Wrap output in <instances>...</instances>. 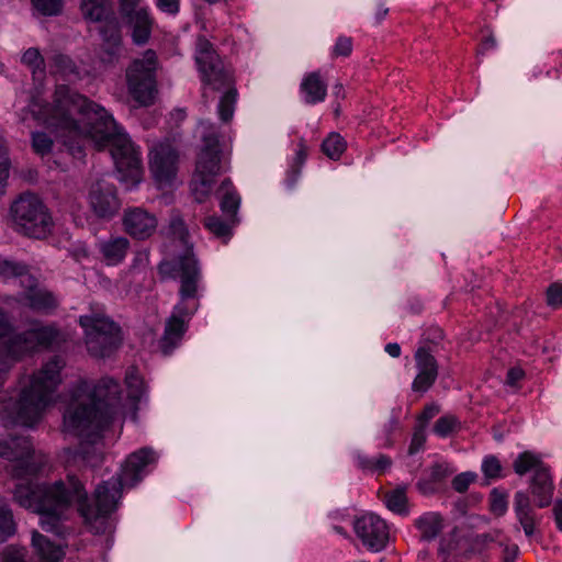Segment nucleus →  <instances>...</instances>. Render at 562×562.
Masks as SVG:
<instances>
[{"mask_svg": "<svg viewBox=\"0 0 562 562\" xmlns=\"http://www.w3.org/2000/svg\"><path fill=\"white\" fill-rule=\"evenodd\" d=\"M157 462V453L151 448H142L128 456L122 474L100 483L88 497L83 484L68 474L52 485H42L27 481L15 485L13 499L21 507L31 509L41 516V527L56 536L64 535L63 517L65 510L76 504L90 531L102 535L112 527L111 515L117 508L123 486L134 487L148 473V467Z\"/></svg>", "mask_w": 562, "mask_h": 562, "instance_id": "nucleus-1", "label": "nucleus"}, {"mask_svg": "<svg viewBox=\"0 0 562 562\" xmlns=\"http://www.w3.org/2000/svg\"><path fill=\"white\" fill-rule=\"evenodd\" d=\"M38 117L48 128L67 134L64 143L76 158L85 155V142H92L99 150L111 145V155L122 178L139 182V151L120 133L113 116L101 105L71 91L68 86L59 85L53 103L41 106Z\"/></svg>", "mask_w": 562, "mask_h": 562, "instance_id": "nucleus-2", "label": "nucleus"}, {"mask_svg": "<svg viewBox=\"0 0 562 562\" xmlns=\"http://www.w3.org/2000/svg\"><path fill=\"white\" fill-rule=\"evenodd\" d=\"M120 395L121 386L112 378H102L95 383L80 380L71 390L64 426L81 438L76 456L89 467L99 465L103 459L99 443L102 432L113 422Z\"/></svg>", "mask_w": 562, "mask_h": 562, "instance_id": "nucleus-3", "label": "nucleus"}, {"mask_svg": "<svg viewBox=\"0 0 562 562\" xmlns=\"http://www.w3.org/2000/svg\"><path fill=\"white\" fill-rule=\"evenodd\" d=\"M65 366V359L55 355L27 379L12 406L14 423L30 427L40 420L61 382L60 371Z\"/></svg>", "mask_w": 562, "mask_h": 562, "instance_id": "nucleus-4", "label": "nucleus"}, {"mask_svg": "<svg viewBox=\"0 0 562 562\" xmlns=\"http://www.w3.org/2000/svg\"><path fill=\"white\" fill-rule=\"evenodd\" d=\"M195 63L201 74L202 82L213 90L226 89L218 102V115L223 122L233 119L237 100V89L231 69L225 67L212 43L200 37L195 55Z\"/></svg>", "mask_w": 562, "mask_h": 562, "instance_id": "nucleus-5", "label": "nucleus"}, {"mask_svg": "<svg viewBox=\"0 0 562 562\" xmlns=\"http://www.w3.org/2000/svg\"><path fill=\"white\" fill-rule=\"evenodd\" d=\"M157 269L161 280H180V301L175 305L170 316H176L189 324L199 308L198 291L201 269L198 259L184 256L179 260H162Z\"/></svg>", "mask_w": 562, "mask_h": 562, "instance_id": "nucleus-6", "label": "nucleus"}, {"mask_svg": "<svg viewBox=\"0 0 562 562\" xmlns=\"http://www.w3.org/2000/svg\"><path fill=\"white\" fill-rule=\"evenodd\" d=\"M79 324L85 329L87 350L94 358H110L123 342L120 325L103 314L82 315Z\"/></svg>", "mask_w": 562, "mask_h": 562, "instance_id": "nucleus-7", "label": "nucleus"}, {"mask_svg": "<svg viewBox=\"0 0 562 562\" xmlns=\"http://www.w3.org/2000/svg\"><path fill=\"white\" fill-rule=\"evenodd\" d=\"M0 279L19 280L27 306L37 313L50 315L59 306V300L52 291L37 286V279L25 263L0 257Z\"/></svg>", "mask_w": 562, "mask_h": 562, "instance_id": "nucleus-8", "label": "nucleus"}, {"mask_svg": "<svg viewBox=\"0 0 562 562\" xmlns=\"http://www.w3.org/2000/svg\"><path fill=\"white\" fill-rule=\"evenodd\" d=\"M10 213L15 231L27 237L42 239L52 231V217L36 194H21L11 204Z\"/></svg>", "mask_w": 562, "mask_h": 562, "instance_id": "nucleus-9", "label": "nucleus"}, {"mask_svg": "<svg viewBox=\"0 0 562 562\" xmlns=\"http://www.w3.org/2000/svg\"><path fill=\"white\" fill-rule=\"evenodd\" d=\"M513 469L520 476L533 472L529 482L530 494L537 507H548L552 502L554 485L550 468L540 457L531 451H524L514 460Z\"/></svg>", "mask_w": 562, "mask_h": 562, "instance_id": "nucleus-10", "label": "nucleus"}, {"mask_svg": "<svg viewBox=\"0 0 562 562\" xmlns=\"http://www.w3.org/2000/svg\"><path fill=\"white\" fill-rule=\"evenodd\" d=\"M204 147L196 161V172L192 182V192L198 203L210 194L215 177L222 171L220 142L216 135L204 136Z\"/></svg>", "mask_w": 562, "mask_h": 562, "instance_id": "nucleus-11", "label": "nucleus"}, {"mask_svg": "<svg viewBox=\"0 0 562 562\" xmlns=\"http://www.w3.org/2000/svg\"><path fill=\"white\" fill-rule=\"evenodd\" d=\"M156 55L147 50L143 59H135L126 69L130 94L140 105H150L156 91Z\"/></svg>", "mask_w": 562, "mask_h": 562, "instance_id": "nucleus-12", "label": "nucleus"}, {"mask_svg": "<svg viewBox=\"0 0 562 562\" xmlns=\"http://www.w3.org/2000/svg\"><path fill=\"white\" fill-rule=\"evenodd\" d=\"M0 458L14 462L11 469L12 475L18 479L36 475L43 467L37 461L30 437L10 435L0 439Z\"/></svg>", "mask_w": 562, "mask_h": 562, "instance_id": "nucleus-13", "label": "nucleus"}, {"mask_svg": "<svg viewBox=\"0 0 562 562\" xmlns=\"http://www.w3.org/2000/svg\"><path fill=\"white\" fill-rule=\"evenodd\" d=\"M88 203L94 216L104 221L113 218L122 205L116 187L103 178L90 183Z\"/></svg>", "mask_w": 562, "mask_h": 562, "instance_id": "nucleus-14", "label": "nucleus"}, {"mask_svg": "<svg viewBox=\"0 0 562 562\" xmlns=\"http://www.w3.org/2000/svg\"><path fill=\"white\" fill-rule=\"evenodd\" d=\"M353 529L362 544L370 551L383 550L389 541V529L385 521L374 514L357 518Z\"/></svg>", "mask_w": 562, "mask_h": 562, "instance_id": "nucleus-15", "label": "nucleus"}, {"mask_svg": "<svg viewBox=\"0 0 562 562\" xmlns=\"http://www.w3.org/2000/svg\"><path fill=\"white\" fill-rule=\"evenodd\" d=\"M178 153L170 144H159L149 154V169L160 186H169L176 178Z\"/></svg>", "mask_w": 562, "mask_h": 562, "instance_id": "nucleus-16", "label": "nucleus"}, {"mask_svg": "<svg viewBox=\"0 0 562 562\" xmlns=\"http://www.w3.org/2000/svg\"><path fill=\"white\" fill-rule=\"evenodd\" d=\"M157 225L156 216L144 209L132 207L124 212V229L134 239L145 240L149 238L156 232Z\"/></svg>", "mask_w": 562, "mask_h": 562, "instance_id": "nucleus-17", "label": "nucleus"}, {"mask_svg": "<svg viewBox=\"0 0 562 562\" xmlns=\"http://www.w3.org/2000/svg\"><path fill=\"white\" fill-rule=\"evenodd\" d=\"M415 360L419 372L413 381L412 389L415 392L425 393L438 376V364L435 357L425 347L417 349Z\"/></svg>", "mask_w": 562, "mask_h": 562, "instance_id": "nucleus-18", "label": "nucleus"}, {"mask_svg": "<svg viewBox=\"0 0 562 562\" xmlns=\"http://www.w3.org/2000/svg\"><path fill=\"white\" fill-rule=\"evenodd\" d=\"M188 327V323L176 316L166 319L164 334L158 341V349L162 356H170L180 346Z\"/></svg>", "mask_w": 562, "mask_h": 562, "instance_id": "nucleus-19", "label": "nucleus"}, {"mask_svg": "<svg viewBox=\"0 0 562 562\" xmlns=\"http://www.w3.org/2000/svg\"><path fill=\"white\" fill-rule=\"evenodd\" d=\"M168 234L183 248L182 251L176 255L171 260H179L184 256H192L193 258H196L193 252V244L190 241L188 226L178 210H172L170 213Z\"/></svg>", "mask_w": 562, "mask_h": 562, "instance_id": "nucleus-20", "label": "nucleus"}, {"mask_svg": "<svg viewBox=\"0 0 562 562\" xmlns=\"http://www.w3.org/2000/svg\"><path fill=\"white\" fill-rule=\"evenodd\" d=\"M514 512L525 535L527 537L533 536L536 532V513L527 492L518 491L515 493Z\"/></svg>", "mask_w": 562, "mask_h": 562, "instance_id": "nucleus-21", "label": "nucleus"}, {"mask_svg": "<svg viewBox=\"0 0 562 562\" xmlns=\"http://www.w3.org/2000/svg\"><path fill=\"white\" fill-rule=\"evenodd\" d=\"M122 19L132 27L133 42L137 45L147 43L150 37L153 20L146 9H136L130 14L121 15Z\"/></svg>", "mask_w": 562, "mask_h": 562, "instance_id": "nucleus-22", "label": "nucleus"}, {"mask_svg": "<svg viewBox=\"0 0 562 562\" xmlns=\"http://www.w3.org/2000/svg\"><path fill=\"white\" fill-rule=\"evenodd\" d=\"M0 351L14 360L34 351L33 344L25 330L19 334H9L0 341Z\"/></svg>", "mask_w": 562, "mask_h": 562, "instance_id": "nucleus-23", "label": "nucleus"}, {"mask_svg": "<svg viewBox=\"0 0 562 562\" xmlns=\"http://www.w3.org/2000/svg\"><path fill=\"white\" fill-rule=\"evenodd\" d=\"M32 546L41 562H59L65 555V551L59 544L52 542L37 531L33 532Z\"/></svg>", "mask_w": 562, "mask_h": 562, "instance_id": "nucleus-24", "label": "nucleus"}, {"mask_svg": "<svg viewBox=\"0 0 562 562\" xmlns=\"http://www.w3.org/2000/svg\"><path fill=\"white\" fill-rule=\"evenodd\" d=\"M34 350L37 347L50 348L65 341V335L54 325L34 327L27 330Z\"/></svg>", "mask_w": 562, "mask_h": 562, "instance_id": "nucleus-25", "label": "nucleus"}, {"mask_svg": "<svg viewBox=\"0 0 562 562\" xmlns=\"http://www.w3.org/2000/svg\"><path fill=\"white\" fill-rule=\"evenodd\" d=\"M218 193H222L220 195V206L222 212L228 217L232 224H235L237 211L240 205V196L234 189L233 183L229 179L223 180Z\"/></svg>", "mask_w": 562, "mask_h": 562, "instance_id": "nucleus-26", "label": "nucleus"}, {"mask_svg": "<svg viewBox=\"0 0 562 562\" xmlns=\"http://www.w3.org/2000/svg\"><path fill=\"white\" fill-rule=\"evenodd\" d=\"M415 527L424 541L434 540L443 528V519L440 514L435 512L424 513L415 520Z\"/></svg>", "mask_w": 562, "mask_h": 562, "instance_id": "nucleus-27", "label": "nucleus"}, {"mask_svg": "<svg viewBox=\"0 0 562 562\" xmlns=\"http://www.w3.org/2000/svg\"><path fill=\"white\" fill-rule=\"evenodd\" d=\"M130 241L125 237H114L100 244V252L108 265H117L126 256Z\"/></svg>", "mask_w": 562, "mask_h": 562, "instance_id": "nucleus-28", "label": "nucleus"}, {"mask_svg": "<svg viewBox=\"0 0 562 562\" xmlns=\"http://www.w3.org/2000/svg\"><path fill=\"white\" fill-rule=\"evenodd\" d=\"M301 89L305 93L306 103L310 104L322 102L327 93V85L322 80L318 72L308 74L303 79Z\"/></svg>", "mask_w": 562, "mask_h": 562, "instance_id": "nucleus-29", "label": "nucleus"}, {"mask_svg": "<svg viewBox=\"0 0 562 562\" xmlns=\"http://www.w3.org/2000/svg\"><path fill=\"white\" fill-rule=\"evenodd\" d=\"M85 19L97 22L115 14L112 8V0H81L80 5Z\"/></svg>", "mask_w": 562, "mask_h": 562, "instance_id": "nucleus-30", "label": "nucleus"}, {"mask_svg": "<svg viewBox=\"0 0 562 562\" xmlns=\"http://www.w3.org/2000/svg\"><path fill=\"white\" fill-rule=\"evenodd\" d=\"M99 22L101 23L99 26L101 42H123L121 25L115 14H112Z\"/></svg>", "mask_w": 562, "mask_h": 562, "instance_id": "nucleus-31", "label": "nucleus"}, {"mask_svg": "<svg viewBox=\"0 0 562 562\" xmlns=\"http://www.w3.org/2000/svg\"><path fill=\"white\" fill-rule=\"evenodd\" d=\"M204 227L210 231L217 238L226 243L232 236V227L234 224L228 221H223L218 216H207L203 221Z\"/></svg>", "mask_w": 562, "mask_h": 562, "instance_id": "nucleus-32", "label": "nucleus"}, {"mask_svg": "<svg viewBox=\"0 0 562 562\" xmlns=\"http://www.w3.org/2000/svg\"><path fill=\"white\" fill-rule=\"evenodd\" d=\"M16 531V524L12 509L4 502H0V542L7 541Z\"/></svg>", "mask_w": 562, "mask_h": 562, "instance_id": "nucleus-33", "label": "nucleus"}, {"mask_svg": "<svg viewBox=\"0 0 562 562\" xmlns=\"http://www.w3.org/2000/svg\"><path fill=\"white\" fill-rule=\"evenodd\" d=\"M345 150L346 142L338 133H330L322 143V151L329 159H339Z\"/></svg>", "mask_w": 562, "mask_h": 562, "instance_id": "nucleus-34", "label": "nucleus"}, {"mask_svg": "<svg viewBox=\"0 0 562 562\" xmlns=\"http://www.w3.org/2000/svg\"><path fill=\"white\" fill-rule=\"evenodd\" d=\"M123 50V42L106 43L101 42L99 48V59L103 65L114 66L119 63Z\"/></svg>", "mask_w": 562, "mask_h": 562, "instance_id": "nucleus-35", "label": "nucleus"}, {"mask_svg": "<svg viewBox=\"0 0 562 562\" xmlns=\"http://www.w3.org/2000/svg\"><path fill=\"white\" fill-rule=\"evenodd\" d=\"M22 61L32 69L33 78L41 80L45 76V60L36 48H29L22 56Z\"/></svg>", "mask_w": 562, "mask_h": 562, "instance_id": "nucleus-36", "label": "nucleus"}, {"mask_svg": "<svg viewBox=\"0 0 562 562\" xmlns=\"http://www.w3.org/2000/svg\"><path fill=\"white\" fill-rule=\"evenodd\" d=\"M52 74H59L64 77L77 75V67L72 59L64 54H54L49 61Z\"/></svg>", "mask_w": 562, "mask_h": 562, "instance_id": "nucleus-37", "label": "nucleus"}, {"mask_svg": "<svg viewBox=\"0 0 562 562\" xmlns=\"http://www.w3.org/2000/svg\"><path fill=\"white\" fill-rule=\"evenodd\" d=\"M458 429H460V422L454 415L441 416L434 425V432L443 438Z\"/></svg>", "mask_w": 562, "mask_h": 562, "instance_id": "nucleus-38", "label": "nucleus"}, {"mask_svg": "<svg viewBox=\"0 0 562 562\" xmlns=\"http://www.w3.org/2000/svg\"><path fill=\"white\" fill-rule=\"evenodd\" d=\"M508 508V494L498 488H493L490 493V510L496 516H503Z\"/></svg>", "mask_w": 562, "mask_h": 562, "instance_id": "nucleus-39", "label": "nucleus"}, {"mask_svg": "<svg viewBox=\"0 0 562 562\" xmlns=\"http://www.w3.org/2000/svg\"><path fill=\"white\" fill-rule=\"evenodd\" d=\"M407 497L404 488H395L386 495V506L397 514H407Z\"/></svg>", "mask_w": 562, "mask_h": 562, "instance_id": "nucleus-40", "label": "nucleus"}, {"mask_svg": "<svg viewBox=\"0 0 562 562\" xmlns=\"http://www.w3.org/2000/svg\"><path fill=\"white\" fill-rule=\"evenodd\" d=\"M482 472L486 480H497L503 477V467L495 456H487L482 462Z\"/></svg>", "mask_w": 562, "mask_h": 562, "instance_id": "nucleus-41", "label": "nucleus"}, {"mask_svg": "<svg viewBox=\"0 0 562 562\" xmlns=\"http://www.w3.org/2000/svg\"><path fill=\"white\" fill-rule=\"evenodd\" d=\"M32 146L36 154L44 156L50 153L53 140L46 133L35 132L32 133Z\"/></svg>", "mask_w": 562, "mask_h": 562, "instance_id": "nucleus-42", "label": "nucleus"}, {"mask_svg": "<svg viewBox=\"0 0 562 562\" xmlns=\"http://www.w3.org/2000/svg\"><path fill=\"white\" fill-rule=\"evenodd\" d=\"M10 160L8 149L0 138V196L4 193V187L9 177Z\"/></svg>", "mask_w": 562, "mask_h": 562, "instance_id": "nucleus-43", "label": "nucleus"}, {"mask_svg": "<svg viewBox=\"0 0 562 562\" xmlns=\"http://www.w3.org/2000/svg\"><path fill=\"white\" fill-rule=\"evenodd\" d=\"M32 3L43 15H56L61 9V0H32Z\"/></svg>", "mask_w": 562, "mask_h": 562, "instance_id": "nucleus-44", "label": "nucleus"}, {"mask_svg": "<svg viewBox=\"0 0 562 562\" xmlns=\"http://www.w3.org/2000/svg\"><path fill=\"white\" fill-rule=\"evenodd\" d=\"M426 428L424 425H416L414 429V434L411 440V445L408 447V454L413 456L417 453L420 449H423L426 442Z\"/></svg>", "mask_w": 562, "mask_h": 562, "instance_id": "nucleus-45", "label": "nucleus"}, {"mask_svg": "<svg viewBox=\"0 0 562 562\" xmlns=\"http://www.w3.org/2000/svg\"><path fill=\"white\" fill-rule=\"evenodd\" d=\"M452 473L453 470L450 469L448 464L436 463L430 468L428 477L438 485Z\"/></svg>", "mask_w": 562, "mask_h": 562, "instance_id": "nucleus-46", "label": "nucleus"}, {"mask_svg": "<svg viewBox=\"0 0 562 562\" xmlns=\"http://www.w3.org/2000/svg\"><path fill=\"white\" fill-rule=\"evenodd\" d=\"M126 384L128 387V397L133 401H139L143 395V383L135 374L126 375Z\"/></svg>", "mask_w": 562, "mask_h": 562, "instance_id": "nucleus-47", "label": "nucleus"}, {"mask_svg": "<svg viewBox=\"0 0 562 562\" xmlns=\"http://www.w3.org/2000/svg\"><path fill=\"white\" fill-rule=\"evenodd\" d=\"M476 479V474L472 472L460 473L452 480V487L458 493H464L469 485L474 482Z\"/></svg>", "mask_w": 562, "mask_h": 562, "instance_id": "nucleus-48", "label": "nucleus"}, {"mask_svg": "<svg viewBox=\"0 0 562 562\" xmlns=\"http://www.w3.org/2000/svg\"><path fill=\"white\" fill-rule=\"evenodd\" d=\"M352 52V38L339 36L333 49L334 57H348Z\"/></svg>", "mask_w": 562, "mask_h": 562, "instance_id": "nucleus-49", "label": "nucleus"}, {"mask_svg": "<svg viewBox=\"0 0 562 562\" xmlns=\"http://www.w3.org/2000/svg\"><path fill=\"white\" fill-rule=\"evenodd\" d=\"M547 303L554 308L562 306V284L553 283L548 288Z\"/></svg>", "mask_w": 562, "mask_h": 562, "instance_id": "nucleus-50", "label": "nucleus"}, {"mask_svg": "<svg viewBox=\"0 0 562 562\" xmlns=\"http://www.w3.org/2000/svg\"><path fill=\"white\" fill-rule=\"evenodd\" d=\"M439 412H440L439 405H437L435 403L427 404L424 407L423 412L417 417V420H418L417 425H424V428H426L427 423L431 418H434L437 414H439Z\"/></svg>", "mask_w": 562, "mask_h": 562, "instance_id": "nucleus-51", "label": "nucleus"}, {"mask_svg": "<svg viewBox=\"0 0 562 562\" xmlns=\"http://www.w3.org/2000/svg\"><path fill=\"white\" fill-rule=\"evenodd\" d=\"M417 488L425 495H430L438 491L437 484L432 482L428 476L418 481Z\"/></svg>", "mask_w": 562, "mask_h": 562, "instance_id": "nucleus-52", "label": "nucleus"}, {"mask_svg": "<svg viewBox=\"0 0 562 562\" xmlns=\"http://www.w3.org/2000/svg\"><path fill=\"white\" fill-rule=\"evenodd\" d=\"M525 376L522 369L514 367L507 371L506 384L509 386H516L517 383Z\"/></svg>", "mask_w": 562, "mask_h": 562, "instance_id": "nucleus-53", "label": "nucleus"}, {"mask_svg": "<svg viewBox=\"0 0 562 562\" xmlns=\"http://www.w3.org/2000/svg\"><path fill=\"white\" fill-rule=\"evenodd\" d=\"M157 7L169 14H175L179 11V0H157Z\"/></svg>", "mask_w": 562, "mask_h": 562, "instance_id": "nucleus-54", "label": "nucleus"}, {"mask_svg": "<svg viewBox=\"0 0 562 562\" xmlns=\"http://www.w3.org/2000/svg\"><path fill=\"white\" fill-rule=\"evenodd\" d=\"M392 465V460L386 454H379L374 462V471L379 473L385 472Z\"/></svg>", "mask_w": 562, "mask_h": 562, "instance_id": "nucleus-55", "label": "nucleus"}, {"mask_svg": "<svg viewBox=\"0 0 562 562\" xmlns=\"http://www.w3.org/2000/svg\"><path fill=\"white\" fill-rule=\"evenodd\" d=\"M12 331V326L5 315L0 308V341L4 339Z\"/></svg>", "mask_w": 562, "mask_h": 562, "instance_id": "nucleus-56", "label": "nucleus"}, {"mask_svg": "<svg viewBox=\"0 0 562 562\" xmlns=\"http://www.w3.org/2000/svg\"><path fill=\"white\" fill-rule=\"evenodd\" d=\"M139 0H120L121 15L130 14L131 11L136 10Z\"/></svg>", "mask_w": 562, "mask_h": 562, "instance_id": "nucleus-57", "label": "nucleus"}, {"mask_svg": "<svg viewBox=\"0 0 562 562\" xmlns=\"http://www.w3.org/2000/svg\"><path fill=\"white\" fill-rule=\"evenodd\" d=\"M398 427H400V420L395 416L391 417L389 423L385 425L386 443L389 446L392 445V441H391V438H390L392 432L395 431L396 429H398Z\"/></svg>", "mask_w": 562, "mask_h": 562, "instance_id": "nucleus-58", "label": "nucleus"}, {"mask_svg": "<svg viewBox=\"0 0 562 562\" xmlns=\"http://www.w3.org/2000/svg\"><path fill=\"white\" fill-rule=\"evenodd\" d=\"M11 369V363L7 358L0 357V387L5 382L9 371Z\"/></svg>", "mask_w": 562, "mask_h": 562, "instance_id": "nucleus-59", "label": "nucleus"}, {"mask_svg": "<svg viewBox=\"0 0 562 562\" xmlns=\"http://www.w3.org/2000/svg\"><path fill=\"white\" fill-rule=\"evenodd\" d=\"M553 516L557 524V528L562 532V501L559 499L553 506Z\"/></svg>", "mask_w": 562, "mask_h": 562, "instance_id": "nucleus-60", "label": "nucleus"}, {"mask_svg": "<svg viewBox=\"0 0 562 562\" xmlns=\"http://www.w3.org/2000/svg\"><path fill=\"white\" fill-rule=\"evenodd\" d=\"M496 46V40L493 35L486 36L482 44L481 48L477 50L480 54H484L486 50L492 49Z\"/></svg>", "mask_w": 562, "mask_h": 562, "instance_id": "nucleus-61", "label": "nucleus"}, {"mask_svg": "<svg viewBox=\"0 0 562 562\" xmlns=\"http://www.w3.org/2000/svg\"><path fill=\"white\" fill-rule=\"evenodd\" d=\"M374 462H375V459L362 457V456L358 457L359 467L363 470L374 471Z\"/></svg>", "mask_w": 562, "mask_h": 562, "instance_id": "nucleus-62", "label": "nucleus"}, {"mask_svg": "<svg viewBox=\"0 0 562 562\" xmlns=\"http://www.w3.org/2000/svg\"><path fill=\"white\" fill-rule=\"evenodd\" d=\"M456 544L451 541H449L448 543L445 542V540H441L440 542V546H439V554L442 555V557H446V554L450 553L451 551H453L456 549Z\"/></svg>", "mask_w": 562, "mask_h": 562, "instance_id": "nucleus-63", "label": "nucleus"}, {"mask_svg": "<svg viewBox=\"0 0 562 562\" xmlns=\"http://www.w3.org/2000/svg\"><path fill=\"white\" fill-rule=\"evenodd\" d=\"M385 351L393 358H397L401 355V347L396 342H390L385 346Z\"/></svg>", "mask_w": 562, "mask_h": 562, "instance_id": "nucleus-64", "label": "nucleus"}]
</instances>
